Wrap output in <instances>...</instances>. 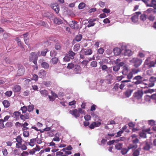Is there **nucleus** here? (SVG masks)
I'll return each instance as SVG.
<instances>
[{"instance_id": "nucleus-27", "label": "nucleus", "mask_w": 156, "mask_h": 156, "mask_svg": "<svg viewBox=\"0 0 156 156\" xmlns=\"http://www.w3.org/2000/svg\"><path fill=\"white\" fill-rule=\"evenodd\" d=\"M126 126H124V127L122 128V130H121V131H119L117 133V135H116L115 137H118L120 136H121V134H122V133H123V130L124 129H126Z\"/></svg>"}, {"instance_id": "nucleus-32", "label": "nucleus", "mask_w": 156, "mask_h": 156, "mask_svg": "<svg viewBox=\"0 0 156 156\" xmlns=\"http://www.w3.org/2000/svg\"><path fill=\"white\" fill-rule=\"evenodd\" d=\"M82 38V36L81 34H78L77 35L75 38V40L77 41H80Z\"/></svg>"}, {"instance_id": "nucleus-15", "label": "nucleus", "mask_w": 156, "mask_h": 156, "mask_svg": "<svg viewBox=\"0 0 156 156\" xmlns=\"http://www.w3.org/2000/svg\"><path fill=\"white\" fill-rule=\"evenodd\" d=\"M96 20V19H90L88 21V24L87 25V27H90L94 26L95 24L94 22Z\"/></svg>"}, {"instance_id": "nucleus-11", "label": "nucleus", "mask_w": 156, "mask_h": 156, "mask_svg": "<svg viewBox=\"0 0 156 156\" xmlns=\"http://www.w3.org/2000/svg\"><path fill=\"white\" fill-rule=\"evenodd\" d=\"M120 61L119 59H117L115 62L116 65L114 66L113 68H120V67L123 66L124 65V63L123 62H119Z\"/></svg>"}, {"instance_id": "nucleus-20", "label": "nucleus", "mask_w": 156, "mask_h": 156, "mask_svg": "<svg viewBox=\"0 0 156 156\" xmlns=\"http://www.w3.org/2000/svg\"><path fill=\"white\" fill-rule=\"evenodd\" d=\"M54 23L57 24H60L62 23V20L57 17H55L54 19Z\"/></svg>"}, {"instance_id": "nucleus-58", "label": "nucleus", "mask_w": 156, "mask_h": 156, "mask_svg": "<svg viewBox=\"0 0 156 156\" xmlns=\"http://www.w3.org/2000/svg\"><path fill=\"white\" fill-rule=\"evenodd\" d=\"M23 134L24 136L26 137H28L29 135V132L26 131H23Z\"/></svg>"}, {"instance_id": "nucleus-60", "label": "nucleus", "mask_w": 156, "mask_h": 156, "mask_svg": "<svg viewBox=\"0 0 156 156\" xmlns=\"http://www.w3.org/2000/svg\"><path fill=\"white\" fill-rule=\"evenodd\" d=\"M84 118L85 120L88 121L90 119L91 116L89 115H87L84 116Z\"/></svg>"}, {"instance_id": "nucleus-51", "label": "nucleus", "mask_w": 156, "mask_h": 156, "mask_svg": "<svg viewBox=\"0 0 156 156\" xmlns=\"http://www.w3.org/2000/svg\"><path fill=\"white\" fill-rule=\"evenodd\" d=\"M34 108V106L33 105H30L28 106L27 109V110L28 112H30L32 111Z\"/></svg>"}, {"instance_id": "nucleus-26", "label": "nucleus", "mask_w": 156, "mask_h": 156, "mask_svg": "<svg viewBox=\"0 0 156 156\" xmlns=\"http://www.w3.org/2000/svg\"><path fill=\"white\" fill-rule=\"evenodd\" d=\"M155 9L154 8H150L146 11V12L147 13H155L156 12Z\"/></svg>"}, {"instance_id": "nucleus-35", "label": "nucleus", "mask_w": 156, "mask_h": 156, "mask_svg": "<svg viewBox=\"0 0 156 156\" xmlns=\"http://www.w3.org/2000/svg\"><path fill=\"white\" fill-rule=\"evenodd\" d=\"M92 51L90 49H87L86 50L84 51V54L86 55H91L92 53Z\"/></svg>"}, {"instance_id": "nucleus-46", "label": "nucleus", "mask_w": 156, "mask_h": 156, "mask_svg": "<svg viewBox=\"0 0 156 156\" xmlns=\"http://www.w3.org/2000/svg\"><path fill=\"white\" fill-rule=\"evenodd\" d=\"M12 91L11 90L7 91L5 93V94L6 96L10 97L12 95Z\"/></svg>"}, {"instance_id": "nucleus-22", "label": "nucleus", "mask_w": 156, "mask_h": 156, "mask_svg": "<svg viewBox=\"0 0 156 156\" xmlns=\"http://www.w3.org/2000/svg\"><path fill=\"white\" fill-rule=\"evenodd\" d=\"M67 54L71 58V59H73L74 58V56L76 54L72 51L70 50L68 51V54Z\"/></svg>"}, {"instance_id": "nucleus-1", "label": "nucleus", "mask_w": 156, "mask_h": 156, "mask_svg": "<svg viewBox=\"0 0 156 156\" xmlns=\"http://www.w3.org/2000/svg\"><path fill=\"white\" fill-rule=\"evenodd\" d=\"M40 52L38 51L37 53L31 52L30 54L29 60L30 62H32L35 65L36 68H37V61L39 56H41L40 55Z\"/></svg>"}, {"instance_id": "nucleus-48", "label": "nucleus", "mask_w": 156, "mask_h": 156, "mask_svg": "<svg viewBox=\"0 0 156 156\" xmlns=\"http://www.w3.org/2000/svg\"><path fill=\"white\" fill-rule=\"evenodd\" d=\"M133 89H129L128 88L127 89V98L129 97L131 95L132 93L133 92Z\"/></svg>"}, {"instance_id": "nucleus-64", "label": "nucleus", "mask_w": 156, "mask_h": 156, "mask_svg": "<svg viewBox=\"0 0 156 156\" xmlns=\"http://www.w3.org/2000/svg\"><path fill=\"white\" fill-rule=\"evenodd\" d=\"M29 154V153L27 151H23L21 154V156H27Z\"/></svg>"}, {"instance_id": "nucleus-50", "label": "nucleus", "mask_w": 156, "mask_h": 156, "mask_svg": "<svg viewBox=\"0 0 156 156\" xmlns=\"http://www.w3.org/2000/svg\"><path fill=\"white\" fill-rule=\"evenodd\" d=\"M85 4L83 3L82 2L80 3L79 5H78V8L79 9H82L85 7Z\"/></svg>"}, {"instance_id": "nucleus-37", "label": "nucleus", "mask_w": 156, "mask_h": 156, "mask_svg": "<svg viewBox=\"0 0 156 156\" xmlns=\"http://www.w3.org/2000/svg\"><path fill=\"white\" fill-rule=\"evenodd\" d=\"M16 141L18 143H22L23 140L22 137L20 135L17 136L16 138Z\"/></svg>"}, {"instance_id": "nucleus-29", "label": "nucleus", "mask_w": 156, "mask_h": 156, "mask_svg": "<svg viewBox=\"0 0 156 156\" xmlns=\"http://www.w3.org/2000/svg\"><path fill=\"white\" fill-rule=\"evenodd\" d=\"M141 150V148H138L137 149L135 150L133 153V156H138L140 154V151Z\"/></svg>"}, {"instance_id": "nucleus-10", "label": "nucleus", "mask_w": 156, "mask_h": 156, "mask_svg": "<svg viewBox=\"0 0 156 156\" xmlns=\"http://www.w3.org/2000/svg\"><path fill=\"white\" fill-rule=\"evenodd\" d=\"M139 71V70H136L135 69H133L132 71L129 73L127 75V79H128L127 82L130 81L129 79L132 78L133 74L137 73Z\"/></svg>"}, {"instance_id": "nucleus-61", "label": "nucleus", "mask_w": 156, "mask_h": 156, "mask_svg": "<svg viewBox=\"0 0 156 156\" xmlns=\"http://www.w3.org/2000/svg\"><path fill=\"white\" fill-rule=\"evenodd\" d=\"M119 83H116L114 86L113 87V89L115 90L116 91L117 90L119 89Z\"/></svg>"}, {"instance_id": "nucleus-21", "label": "nucleus", "mask_w": 156, "mask_h": 156, "mask_svg": "<svg viewBox=\"0 0 156 156\" xmlns=\"http://www.w3.org/2000/svg\"><path fill=\"white\" fill-rule=\"evenodd\" d=\"M4 107L5 108L9 107L10 105V103L9 101L7 100H4L2 102Z\"/></svg>"}, {"instance_id": "nucleus-57", "label": "nucleus", "mask_w": 156, "mask_h": 156, "mask_svg": "<svg viewBox=\"0 0 156 156\" xmlns=\"http://www.w3.org/2000/svg\"><path fill=\"white\" fill-rule=\"evenodd\" d=\"M148 19L151 21H153L155 19V16L151 14L148 17Z\"/></svg>"}, {"instance_id": "nucleus-38", "label": "nucleus", "mask_w": 156, "mask_h": 156, "mask_svg": "<svg viewBox=\"0 0 156 156\" xmlns=\"http://www.w3.org/2000/svg\"><path fill=\"white\" fill-rule=\"evenodd\" d=\"M146 135V133L144 131L139 133L140 136L143 138H146L147 137Z\"/></svg>"}, {"instance_id": "nucleus-6", "label": "nucleus", "mask_w": 156, "mask_h": 156, "mask_svg": "<svg viewBox=\"0 0 156 156\" xmlns=\"http://www.w3.org/2000/svg\"><path fill=\"white\" fill-rule=\"evenodd\" d=\"M141 14V12H136L134 13L133 15L131 18L132 22L135 23H137L138 19V17Z\"/></svg>"}, {"instance_id": "nucleus-43", "label": "nucleus", "mask_w": 156, "mask_h": 156, "mask_svg": "<svg viewBox=\"0 0 156 156\" xmlns=\"http://www.w3.org/2000/svg\"><path fill=\"white\" fill-rule=\"evenodd\" d=\"M35 141V138L32 139L30 140V141L29 143V145L30 146L33 147L34 145V142Z\"/></svg>"}, {"instance_id": "nucleus-19", "label": "nucleus", "mask_w": 156, "mask_h": 156, "mask_svg": "<svg viewBox=\"0 0 156 156\" xmlns=\"http://www.w3.org/2000/svg\"><path fill=\"white\" fill-rule=\"evenodd\" d=\"M61 134L60 133H57L55 135V137L54 138L53 140V141H60L59 137L61 136Z\"/></svg>"}, {"instance_id": "nucleus-52", "label": "nucleus", "mask_w": 156, "mask_h": 156, "mask_svg": "<svg viewBox=\"0 0 156 156\" xmlns=\"http://www.w3.org/2000/svg\"><path fill=\"white\" fill-rule=\"evenodd\" d=\"M56 155L58 156H66V155H65V153L64 154L63 152H62L61 151L56 152Z\"/></svg>"}, {"instance_id": "nucleus-54", "label": "nucleus", "mask_w": 156, "mask_h": 156, "mask_svg": "<svg viewBox=\"0 0 156 156\" xmlns=\"http://www.w3.org/2000/svg\"><path fill=\"white\" fill-rule=\"evenodd\" d=\"M21 110L22 111V113L23 114L26 113V111L27 110V107L24 106L21 108Z\"/></svg>"}, {"instance_id": "nucleus-3", "label": "nucleus", "mask_w": 156, "mask_h": 156, "mask_svg": "<svg viewBox=\"0 0 156 156\" xmlns=\"http://www.w3.org/2000/svg\"><path fill=\"white\" fill-rule=\"evenodd\" d=\"M129 61L131 63H133L134 66L136 67L140 66L142 62V60L141 59L137 58H133L131 60H129Z\"/></svg>"}, {"instance_id": "nucleus-5", "label": "nucleus", "mask_w": 156, "mask_h": 156, "mask_svg": "<svg viewBox=\"0 0 156 156\" xmlns=\"http://www.w3.org/2000/svg\"><path fill=\"white\" fill-rule=\"evenodd\" d=\"M149 81L150 82L148 83H144L145 86V87H151L154 86V82L156 81V77L154 76L151 77L149 80Z\"/></svg>"}, {"instance_id": "nucleus-53", "label": "nucleus", "mask_w": 156, "mask_h": 156, "mask_svg": "<svg viewBox=\"0 0 156 156\" xmlns=\"http://www.w3.org/2000/svg\"><path fill=\"white\" fill-rule=\"evenodd\" d=\"M147 74L148 75H150L152 74H154L155 73H154L152 69H150L147 71Z\"/></svg>"}, {"instance_id": "nucleus-23", "label": "nucleus", "mask_w": 156, "mask_h": 156, "mask_svg": "<svg viewBox=\"0 0 156 156\" xmlns=\"http://www.w3.org/2000/svg\"><path fill=\"white\" fill-rule=\"evenodd\" d=\"M24 69H19L17 71V73L16 74L17 76H21L23 75L24 73Z\"/></svg>"}, {"instance_id": "nucleus-16", "label": "nucleus", "mask_w": 156, "mask_h": 156, "mask_svg": "<svg viewBox=\"0 0 156 156\" xmlns=\"http://www.w3.org/2000/svg\"><path fill=\"white\" fill-rule=\"evenodd\" d=\"M21 89V87L19 85H16L12 88V90L15 93L20 92Z\"/></svg>"}, {"instance_id": "nucleus-41", "label": "nucleus", "mask_w": 156, "mask_h": 156, "mask_svg": "<svg viewBox=\"0 0 156 156\" xmlns=\"http://www.w3.org/2000/svg\"><path fill=\"white\" fill-rule=\"evenodd\" d=\"M41 94L43 96H47L48 95V92L47 90H44L40 91Z\"/></svg>"}, {"instance_id": "nucleus-45", "label": "nucleus", "mask_w": 156, "mask_h": 156, "mask_svg": "<svg viewBox=\"0 0 156 156\" xmlns=\"http://www.w3.org/2000/svg\"><path fill=\"white\" fill-rule=\"evenodd\" d=\"M122 144L121 143H118L115 145V148L118 150H120L122 147Z\"/></svg>"}, {"instance_id": "nucleus-42", "label": "nucleus", "mask_w": 156, "mask_h": 156, "mask_svg": "<svg viewBox=\"0 0 156 156\" xmlns=\"http://www.w3.org/2000/svg\"><path fill=\"white\" fill-rule=\"evenodd\" d=\"M80 47V45L78 44H76L73 47V50L75 51H77L79 50Z\"/></svg>"}, {"instance_id": "nucleus-14", "label": "nucleus", "mask_w": 156, "mask_h": 156, "mask_svg": "<svg viewBox=\"0 0 156 156\" xmlns=\"http://www.w3.org/2000/svg\"><path fill=\"white\" fill-rule=\"evenodd\" d=\"M24 114H21L20 115V119L23 121L29 119V114L28 113H23Z\"/></svg>"}, {"instance_id": "nucleus-59", "label": "nucleus", "mask_w": 156, "mask_h": 156, "mask_svg": "<svg viewBox=\"0 0 156 156\" xmlns=\"http://www.w3.org/2000/svg\"><path fill=\"white\" fill-rule=\"evenodd\" d=\"M19 150L17 149H14L13 151V153L15 155H19L20 153H19Z\"/></svg>"}, {"instance_id": "nucleus-2", "label": "nucleus", "mask_w": 156, "mask_h": 156, "mask_svg": "<svg viewBox=\"0 0 156 156\" xmlns=\"http://www.w3.org/2000/svg\"><path fill=\"white\" fill-rule=\"evenodd\" d=\"M150 60V58H148L145 60L144 64L145 68L156 67V59L155 62L151 61Z\"/></svg>"}, {"instance_id": "nucleus-25", "label": "nucleus", "mask_w": 156, "mask_h": 156, "mask_svg": "<svg viewBox=\"0 0 156 156\" xmlns=\"http://www.w3.org/2000/svg\"><path fill=\"white\" fill-rule=\"evenodd\" d=\"M46 74V72L43 69L40 70L38 74L39 76L41 78L44 77Z\"/></svg>"}, {"instance_id": "nucleus-18", "label": "nucleus", "mask_w": 156, "mask_h": 156, "mask_svg": "<svg viewBox=\"0 0 156 156\" xmlns=\"http://www.w3.org/2000/svg\"><path fill=\"white\" fill-rule=\"evenodd\" d=\"M148 6L153 7L155 9H156V0H149Z\"/></svg>"}, {"instance_id": "nucleus-39", "label": "nucleus", "mask_w": 156, "mask_h": 156, "mask_svg": "<svg viewBox=\"0 0 156 156\" xmlns=\"http://www.w3.org/2000/svg\"><path fill=\"white\" fill-rule=\"evenodd\" d=\"M48 50L47 48L44 49L41 51V55L43 56H45L46 54L48 52Z\"/></svg>"}, {"instance_id": "nucleus-8", "label": "nucleus", "mask_w": 156, "mask_h": 156, "mask_svg": "<svg viewBox=\"0 0 156 156\" xmlns=\"http://www.w3.org/2000/svg\"><path fill=\"white\" fill-rule=\"evenodd\" d=\"M143 149L146 151L148 150L151 148H152V144L150 142H145L143 145Z\"/></svg>"}, {"instance_id": "nucleus-28", "label": "nucleus", "mask_w": 156, "mask_h": 156, "mask_svg": "<svg viewBox=\"0 0 156 156\" xmlns=\"http://www.w3.org/2000/svg\"><path fill=\"white\" fill-rule=\"evenodd\" d=\"M58 60V58L55 57L53 58L51 60V62L52 64H56L57 63Z\"/></svg>"}, {"instance_id": "nucleus-63", "label": "nucleus", "mask_w": 156, "mask_h": 156, "mask_svg": "<svg viewBox=\"0 0 156 156\" xmlns=\"http://www.w3.org/2000/svg\"><path fill=\"white\" fill-rule=\"evenodd\" d=\"M148 122L150 125L153 126L155 124V121L153 120H149Z\"/></svg>"}, {"instance_id": "nucleus-62", "label": "nucleus", "mask_w": 156, "mask_h": 156, "mask_svg": "<svg viewBox=\"0 0 156 156\" xmlns=\"http://www.w3.org/2000/svg\"><path fill=\"white\" fill-rule=\"evenodd\" d=\"M74 67V64L72 63H69L68 64V68H73Z\"/></svg>"}, {"instance_id": "nucleus-44", "label": "nucleus", "mask_w": 156, "mask_h": 156, "mask_svg": "<svg viewBox=\"0 0 156 156\" xmlns=\"http://www.w3.org/2000/svg\"><path fill=\"white\" fill-rule=\"evenodd\" d=\"M140 19V20L143 21H145L147 19L146 16L144 14H141Z\"/></svg>"}, {"instance_id": "nucleus-13", "label": "nucleus", "mask_w": 156, "mask_h": 156, "mask_svg": "<svg viewBox=\"0 0 156 156\" xmlns=\"http://www.w3.org/2000/svg\"><path fill=\"white\" fill-rule=\"evenodd\" d=\"M51 7L56 13H58L59 11V7L57 3L52 4L51 5Z\"/></svg>"}, {"instance_id": "nucleus-30", "label": "nucleus", "mask_w": 156, "mask_h": 156, "mask_svg": "<svg viewBox=\"0 0 156 156\" xmlns=\"http://www.w3.org/2000/svg\"><path fill=\"white\" fill-rule=\"evenodd\" d=\"M57 54V52L55 50H52L50 52V56L51 57H55Z\"/></svg>"}, {"instance_id": "nucleus-34", "label": "nucleus", "mask_w": 156, "mask_h": 156, "mask_svg": "<svg viewBox=\"0 0 156 156\" xmlns=\"http://www.w3.org/2000/svg\"><path fill=\"white\" fill-rule=\"evenodd\" d=\"M106 78L107 80L108 81V84L111 83V81L112 80V76L111 74H108V75L106 76Z\"/></svg>"}, {"instance_id": "nucleus-33", "label": "nucleus", "mask_w": 156, "mask_h": 156, "mask_svg": "<svg viewBox=\"0 0 156 156\" xmlns=\"http://www.w3.org/2000/svg\"><path fill=\"white\" fill-rule=\"evenodd\" d=\"M41 67L44 68H48L49 67V65L48 64L45 62H42L41 64Z\"/></svg>"}, {"instance_id": "nucleus-36", "label": "nucleus", "mask_w": 156, "mask_h": 156, "mask_svg": "<svg viewBox=\"0 0 156 156\" xmlns=\"http://www.w3.org/2000/svg\"><path fill=\"white\" fill-rule=\"evenodd\" d=\"M70 59H71V58L67 54H66V55L63 58V60L64 62H69L70 60Z\"/></svg>"}, {"instance_id": "nucleus-17", "label": "nucleus", "mask_w": 156, "mask_h": 156, "mask_svg": "<svg viewBox=\"0 0 156 156\" xmlns=\"http://www.w3.org/2000/svg\"><path fill=\"white\" fill-rule=\"evenodd\" d=\"M113 52L115 56L119 55L121 52V50L120 48H116L113 49Z\"/></svg>"}, {"instance_id": "nucleus-4", "label": "nucleus", "mask_w": 156, "mask_h": 156, "mask_svg": "<svg viewBox=\"0 0 156 156\" xmlns=\"http://www.w3.org/2000/svg\"><path fill=\"white\" fill-rule=\"evenodd\" d=\"M133 144H130L127 147V152L128 150L132 149V150H134L137 148V145L136 144L139 142V140L137 138H135L132 140Z\"/></svg>"}, {"instance_id": "nucleus-56", "label": "nucleus", "mask_w": 156, "mask_h": 156, "mask_svg": "<svg viewBox=\"0 0 156 156\" xmlns=\"http://www.w3.org/2000/svg\"><path fill=\"white\" fill-rule=\"evenodd\" d=\"M4 121L2 119H0V128L3 129L5 127L3 124Z\"/></svg>"}, {"instance_id": "nucleus-24", "label": "nucleus", "mask_w": 156, "mask_h": 156, "mask_svg": "<svg viewBox=\"0 0 156 156\" xmlns=\"http://www.w3.org/2000/svg\"><path fill=\"white\" fill-rule=\"evenodd\" d=\"M107 60L106 59H105L99 62V63L101 66V68H107L108 67L106 65H104L103 62H107Z\"/></svg>"}, {"instance_id": "nucleus-40", "label": "nucleus", "mask_w": 156, "mask_h": 156, "mask_svg": "<svg viewBox=\"0 0 156 156\" xmlns=\"http://www.w3.org/2000/svg\"><path fill=\"white\" fill-rule=\"evenodd\" d=\"M27 143H25L23 144H22L21 143V145L20 148L21 150H25L27 149Z\"/></svg>"}, {"instance_id": "nucleus-31", "label": "nucleus", "mask_w": 156, "mask_h": 156, "mask_svg": "<svg viewBox=\"0 0 156 156\" xmlns=\"http://www.w3.org/2000/svg\"><path fill=\"white\" fill-rule=\"evenodd\" d=\"M55 48L57 50H60L62 48L61 44L58 43H56L55 45Z\"/></svg>"}, {"instance_id": "nucleus-47", "label": "nucleus", "mask_w": 156, "mask_h": 156, "mask_svg": "<svg viewBox=\"0 0 156 156\" xmlns=\"http://www.w3.org/2000/svg\"><path fill=\"white\" fill-rule=\"evenodd\" d=\"M28 34V33H27L23 34V35L24 37V41L25 42V43L27 45H28V44L27 43V41L28 39V38L27 37Z\"/></svg>"}, {"instance_id": "nucleus-9", "label": "nucleus", "mask_w": 156, "mask_h": 156, "mask_svg": "<svg viewBox=\"0 0 156 156\" xmlns=\"http://www.w3.org/2000/svg\"><path fill=\"white\" fill-rule=\"evenodd\" d=\"M70 26L72 29L77 30L79 28L78 22L76 21H72V23L70 24Z\"/></svg>"}, {"instance_id": "nucleus-49", "label": "nucleus", "mask_w": 156, "mask_h": 156, "mask_svg": "<svg viewBox=\"0 0 156 156\" xmlns=\"http://www.w3.org/2000/svg\"><path fill=\"white\" fill-rule=\"evenodd\" d=\"M90 66L93 67H96L97 66V62L96 61H92L90 63Z\"/></svg>"}, {"instance_id": "nucleus-55", "label": "nucleus", "mask_w": 156, "mask_h": 156, "mask_svg": "<svg viewBox=\"0 0 156 156\" xmlns=\"http://www.w3.org/2000/svg\"><path fill=\"white\" fill-rule=\"evenodd\" d=\"M35 141H36L37 143L38 144H41L42 142L41 139V138L39 139L37 136L36 138H35Z\"/></svg>"}, {"instance_id": "nucleus-7", "label": "nucleus", "mask_w": 156, "mask_h": 156, "mask_svg": "<svg viewBox=\"0 0 156 156\" xmlns=\"http://www.w3.org/2000/svg\"><path fill=\"white\" fill-rule=\"evenodd\" d=\"M69 113L76 118L79 117L80 115V112H79L78 110L76 109L70 110L69 112Z\"/></svg>"}, {"instance_id": "nucleus-12", "label": "nucleus", "mask_w": 156, "mask_h": 156, "mask_svg": "<svg viewBox=\"0 0 156 156\" xmlns=\"http://www.w3.org/2000/svg\"><path fill=\"white\" fill-rule=\"evenodd\" d=\"M143 94V92L142 90H138L134 93L133 96L137 99H140Z\"/></svg>"}]
</instances>
